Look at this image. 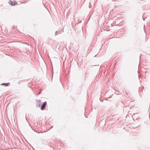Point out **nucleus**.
Wrapping results in <instances>:
<instances>
[{
  "label": "nucleus",
  "mask_w": 150,
  "mask_h": 150,
  "mask_svg": "<svg viewBox=\"0 0 150 150\" xmlns=\"http://www.w3.org/2000/svg\"><path fill=\"white\" fill-rule=\"evenodd\" d=\"M143 20H145V19H144L143 18Z\"/></svg>",
  "instance_id": "nucleus-6"
},
{
  "label": "nucleus",
  "mask_w": 150,
  "mask_h": 150,
  "mask_svg": "<svg viewBox=\"0 0 150 150\" xmlns=\"http://www.w3.org/2000/svg\"><path fill=\"white\" fill-rule=\"evenodd\" d=\"M9 4L12 6H16L18 4L17 2H16L15 1H10L9 2Z\"/></svg>",
  "instance_id": "nucleus-1"
},
{
  "label": "nucleus",
  "mask_w": 150,
  "mask_h": 150,
  "mask_svg": "<svg viewBox=\"0 0 150 150\" xmlns=\"http://www.w3.org/2000/svg\"><path fill=\"white\" fill-rule=\"evenodd\" d=\"M46 104H47V102L46 101H45L44 102L43 104L42 105L41 107V109L42 110H43L45 109V107L46 105Z\"/></svg>",
  "instance_id": "nucleus-2"
},
{
  "label": "nucleus",
  "mask_w": 150,
  "mask_h": 150,
  "mask_svg": "<svg viewBox=\"0 0 150 150\" xmlns=\"http://www.w3.org/2000/svg\"><path fill=\"white\" fill-rule=\"evenodd\" d=\"M40 101H38V102L36 104L37 107H40Z\"/></svg>",
  "instance_id": "nucleus-5"
},
{
  "label": "nucleus",
  "mask_w": 150,
  "mask_h": 150,
  "mask_svg": "<svg viewBox=\"0 0 150 150\" xmlns=\"http://www.w3.org/2000/svg\"><path fill=\"white\" fill-rule=\"evenodd\" d=\"M10 83H2L1 84V85H5L6 86H8L10 85Z\"/></svg>",
  "instance_id": "nucleus-3"
},
{
  "label": "nucleus",
  "mask_w": 150,
  "mask_h": 150,
  "mask_svg": "<svg viewBox=\"0 0 150 150\" xmlns=\"http://www.w3.org/2000/svg\"><path fill=\"white\" fill-rule=\"evenodd\" d=\"M62 33L61 30H59L58 31H56L55 33V35H57L59 34H61Z\"/></svg>",
  "instance_id": "nucleus-4"
}]
</instances>
